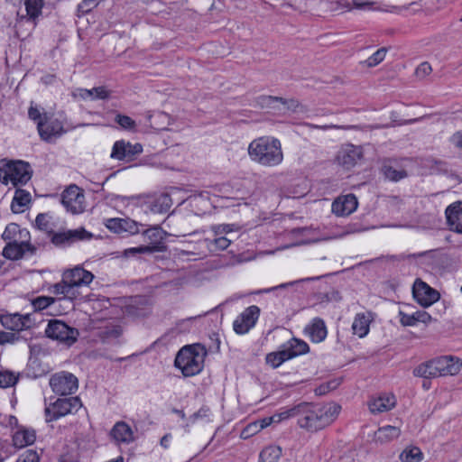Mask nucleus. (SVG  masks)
<instances>
[{"label": "nucleus", "mask_w": 462, "mask_h": 462, "mask_svg": "<svg viewBox=\"0 0 462 462\" xmlns=\"http://www.w3.org/2000/svg\"><path fill=\"white\" fill-rule=\"evenodd\" d=\"M341 407L337 403L326 405L309 402L300 403L298 425L311 431L321 430L334 421Z\"/></svg>", "instance_id": "1"}, {"label": "nucleus", "mask_w": 462, "mask_h": 462, "mask_svg": "<svg viewBox=\"0 0 462 462\" xmlns=\"http://www.w3.org/2000/svg\"><path fill=\"white\" fill-rule=\"evenodd\" d=\"M248 154L254 162L268 167L279 165L283 160L281 143L273 137H260L252 141Z\"/></svg>", "instance_id": "2"}, {"label": "nucleus", "mask_w": 462, "mask_h": 462, "mask_svg": "<svg viewBox=\"0 0 462 462\" xmlns=\"http://www.w3.org/2000/svg\"><path fill=\"white\" fill-rule=\"evenodd\" d=\"M205 355L204 347L199 345L186 346L178 352L174 365L184 376H193L203 369Z\"/></svg>", "instance_id": "3"}, {"label": "nucleus", "mask_w": 462, "mask_h": 462, "mask_svg": "<svg viewBox=\"0 0 462 462\" xmlns=\"http://www.w3.org/2000/svg\"><path fill=\"white\" fill-rule=\"evenodd\" d=\"M32 178L30 165L27 162L0 161V181L7 185L12 183L14 187L27 183Z\"/></svg>", "instance_id": "4"}, {"label": "nucleus", "mask_w": 462, "mask_h": 462, "mask_svg": "<svg viewBox=\"0 0 462 462\" xmlns=\"http://www.w3.org/2000/svg\"><path fill=\"white\" fill-rule=\"evenodd\" d=\"M143 236L149 241L148 245H141L125 249L124 254L125 256L135 255L136 254H152L156 252H163L165 245L163 244L166 232L159 226L147 228L143 231Z\"/></svg>", "instance_id": "5"}, {"label": "nucleus", "mask_w": 462, "mask_h": 462, "mask_svg": "<svg viewBox=\"0 0 462 462\" xmlns=\"http://www.w3.org/2000/svg\"><path fill=\"white\" fill-rule=\"evenodd\" d=\"M82 406L79 397L58 398L44 409L45 420L51 422L68 414L77 412Z\"/></svg>", "instance_id": "6"}, {"label": "nucleus", "mask_w": 462, "mask_h": 462, "mask_svg": "<svg viewBox=\"0 0 462 462\" xmlns=\"http://www.w3.org/2000/svg\"><path fill=\"white\" fill-rule=\"evenodd\" d=\"M51 244L59 248H67L75 243L89 240L93 235L84 227L76 229H64L61 231H49Z\"/></svg>", "instance_id": "7"}, {"label": "nucleus", "mask_w": 462, "mask_h": 462, "mask_svg": "<svg viewBox=\"0 0 462 462\" xmlns=\"http://www.w3.org/2000/svg\"><path fill=\"white\" fill-rule=\"evenodd\" d=\"M45 335L51 339L71 346L77 341L79 332L60 319H51L47 325Z\"/></svg>", "instance_id": "8"}, {"label": "nucleus", "mask_w": 462, "mask_h": 462, "mask_svg": "<svg viewBox=\"0 0 462 462\" xmlns=\"http://www.w3.org/2000/svg\"><path fill=\"white\" fill-rule=\"evenodd\" d=\"M50 386L57 395H71L79 388V380L73 374L62 371L51 376Z\"/></svg>", "instance_id": "9"}, {"label": "nucleus", "mask_w": 462, "mask_h": 462, "mask_svg": "<svg viewBox=\"0 0 462 462\" xmlns=\"http://www.w3.org/2000/svg\"><path fill=\"white\" fill-rule=\"evenodd\" d=\"M85 196L83 190L77 185H70L61 195V203L64 208L72 214H79L84 211Z\"/></svg>", "instance_id": "10"}, {"label": "nucleus", "mask_w": 462, "mask_h": 462, "mask_svg": "<svg viewBox=\"0 0 462 462\" xmlns=\"http://www.w3.org/2000/svg\"><path fill=\"white\" fill-rule=\"evenodd\" d=\"M105 226L111 232L118 234L122 236H134L140 233V227L143 225L138 223L129 217L120 218H108L105 222Z\"/></svg>", "instance_id": "11"}, {"label": "nucleus", "mask_w": 462, "mask_h": 462, "mask_svg": "<svg viewBox=\"0 0 462 462\" xmlns=\"http://www.w3.org/2000/svg\"><path fill=\"white\" fill-rule=\"evenodd\" d=\"M412 294L415 300L422 307L427 308L439 300V293L420 279L414 282Z\"/></svg>", "instance_id": "12"}, {"label": "nucleus", "mask_w": 462, "mask_h": 462, "mask_svg": "<svg viewBox=\"0 0 462 462\" xmlns=\"http://www.w3.org/2000/svg\"><path fill=\"white\" fill-rule=\"evenodd\" d=\"M260 315V309L255 305L246 308L234 321L233 328L236 334L244 335L254 327Z\"/></svg>", "instance_id": "13"}, {"label": "nucleus", "mask_w": 462, "mask_h": 462, "mask_svg": "<svg viewBox=\"0 0 462 462\" xmlns=\"http://www.w3.org/2000/svg\"><path fill=\"white\" fill-rule=\"evenodd\" d=\"M143 152V146L140 143L132 144L124 140L114 143L111 157L120 161L131 162L136 155Z\"/></svg>", "instance_id": "14"}, {"label": "nucleus", "mask_w": 462, "mask_h": 462, "mask_svg": "<svg viewBox=\"0 0 462 462\" xmlns=\"http://www.w3.org/2000/svg\"><path fill=\"white\" fill-rule=\"evenodd\" d=\"M358 201L356 197L350 193L338 196L332 203L331 210L337 217H347L357 208Z\"/></svg>", "instance_id": "15"}, {"label": "nucleus", "mask_w": 462, "mask_h": 462, "mask_svg": "<svg viewBox=\"0 0 462 462\" xmlns=\"http://www.w3.org/2000/svg\"><path fill=\"white\" fill-rule=\"evenodd\" d=\"M439 376L455 375L462 367V361L453 356H443L433 359Z\"/></svg>", "instance_id": "16"}, {"label": "nucleus", "mask_w": 462, "mask_h": 462, "mask_svg": "<svg viewBox=\"0 0 462 462\" xmlns=\"http://www.w3.org/2000/svg\"><path fill=\"white\" fill-rule=\"evenodd\" d=\"M402 160L385 159L381 167V172L390 181H399L405 179L408 173L402 164Z\"/></svg>", "instance_id": "17"}, {"label": "nucleus", "mask_w": 462, "mask_h": 462, "mask_svg": "<svg viewBox=\"0 0 462 462\" xmlns=\"http://www.w3.org/2000/svg\"><path fill=\"white\" fill-rule=\"evenodd\" d=\"M38 132L42 139L50 141L53 136H60L65 130L60 120H49L47 115L44 114V121L38 122Z\"/></svg>", "instance_id": "18"}, {"label": "nucleus", "mask_w": 462, "mask_h": 462, "mask_svg": "<svg viewBox=\"0 0 462 462\" xmlns=\"http://www.w3.org/2000/svg\"><path fill=\"white\" fill-rule=\"evenodd\" d=\"M66 282L72 283L79 287L88 286L94 279V274L85 270L80 265H77L72 269L63 273Z\"/></svg>", "instance_id": "19"}, {"label": "nucleus", "mask_w": 462, "mask_h": 462, "mask_svg": "<svg viewBox=\"0 0 462 462\" xmlns=\"http://www.w3.org/2000/svg\"><path fill=\"white\" fill-rule=\"evenodd\" d=\"M362 156L363 152L360 147L353 144H345L337 152V159L339 164L349 169L355 166Z\"/></svg>", "instance_id": "20"}, {"label": "nucleus", "mask_w": 462, "mask_h": 462, "mask_svg": "<svg viewBox=\"0 0 462 462\" xmlns=\"http://www.w3.org/2000/svg\"><path fill=\"white\" fill-rule=\"evenodd\" d=\"M2 325L12 330V332H20L31 327L32 321L30 315H21L19 313L6 314L1 316Z\"/></svg>", "instance_id": "21"}, {"label": "nucleus", "mask_w": 462, "mask_h": 462, "mask_svg": "<svg viewBox=\"0 0 462 462\" xmlns=\"http://www.w3.org/2000/svg\"><path fill=\"white\" fill-rule=\"evenodd\" d=\"M132 199H144V203L148 205L149 209L152 213H165L171 207V199L168 194L162 193L156 197H132Z\"/></svg>", "instance_id": "22"}, {"label": "nucleus", "mask_w": 462, "mask_h": 462, "mask_svg": "<svg viewBox=\"0 0 462 462\" xmlns=\"http://www.w3.org/2000/svg\"><path fill=\"white\" fill-rule=\"evenodd\" d=\"M450 230L462 234V202L449 205L445 211Z\"/></svg>", "instance_id": "23"}, {"label": "nucleus", "mask_w": 462, "mask_h": 462, "mask_svg": "<svg viewBox=\"0 0 462 462\" xmlns=\"http://www.w3.org/2000/svg\"><path fill=\"white\" fill-rule=\"evenodd\" d=\"M30 247L29 238L8 242L3 250V255L10 260H18L23 256L25 251L29 250Z\"/></svg>", "instance_id": "24"}, {"label": "nucleus", "mask_w": 462, "mask_h": 462, "mask_svg": "<svg viewBox=\"0 0 462 462\" xmlns=\"http://www.w3.org/2000/svg\"><path fill=\"white\" fill-rule=\"evenodd\" d=\"M304 331L314 343L324 341L328 334L326 324L320 318L313 319Z\"/></svg>", "instance_id": "25"}, {"label": "nucleus", "mask_w": 462, "mask_h": 462, "mask_svg": "<svg viewBox=\"0 0 462 462\" xmlns=\"http://www.w3.org/2000/svg\"><path fill=\"white\" fill-rule=\"evenodd\" d=\"M395 404L396 399L393 394H383L369 401L368 407L372 413L377 414L392 410Z\"/></svg>", "instance_id": "26"}, {"label": "nucleus", "mask_w": 462, "mask_h": 462, "mask_svg": "<svg viewBox=\"0 0 462 462\" xmlns=\"http://www.w3.org/2000/svg\"><path fill=\"white\" fill-rule=\"evenodd\" d=\"M400 323L404 326H415L418 322L428 324L432 320L431 316L425 310H418L412 314L399 311Z\"/></svg>", "instance_id": "27"}, {"label": "nucleus", "mask_w": 462, "mask_h": 462, "mask_svg": "<svg viewBox=\"0 0 462 462\" xmlns=\"http://www.w3.org/2000/svg\"><path fill=\"white\" fill-rule=\"evenodd\" d=\"M111 435L118 442L130 443L134 440V432L125 421L116 422L111 430Z\"/></svg>", "instance_id": "28"}, {"label": "nucleus", "mask_w": 462, "mask_h": 462, "mask_svg": "<svg viewBox=\"0 0 462 462\" xmlns=\"http://www.w3.org/2000/svg\"><path fill=\"white\" fill-rule=\"evenodd\" d=\"M19 236V239H27L29 238V231L25 228H21L19 225L15 223H10L6 226L2 238L5 241L13 242L14 240H18L16 236Z\"/></svg>", "instance_id": "29"}, {"label": "nucleus", "mask_w": 462, "mask_h": 462, "mask_svg": "<svg viewBox=\"0 0 462 462\" xmlns=\"http://www.w3.org/2000/svg\"><path fill=\"white\" fill-rule=\"evenodd\" d=\"M400 434L401 430L398 427L387 425L379 428L374 433V438L376 441L387 443L397 439Z\"/></svg>", "instance_id": "30"}, {"label": "nucleus", "mask_w": 462, "mask_h": 462, "mask_svg": "<svg viewBox=\"0 0 462 462\" xmlns=\"http://www.w3.org/2000/svg\"><path fill=\"white\" fill-rule=\"evenodd\" d=\"M370 322L371 319L369 316L365 313L356 314L352 324L354 334L357 335L359 337H365L369 332Z\"/></svg>", "instance_id": "31"}, {"label": "nucleus", "mask_w": 462, "mask_h": 462, "mask_svg": "<svg viewBox=\"0 0 462 462\" xmlns=\"http://www.w3.org/2000/svg\"><path fill=\"white\" fill-rule=\"evenodd\" d=\"M35 441V433L33 430H20L13 436V444L17 448H23L32 445Z\"/></svg>", "instance_id": "32"}, {"label": "nucleus", "mask_w": 462, "mask_h": 462, "mask_svg": "<svg viewBox=\"0 0 462 462\" xmlns=\"http://www.w3.org/2000/svg\"><path fill=\"white\" fill-rule=\"evenodd\" d=\"M26 15L28 20L32 21L34 25L37 24L36 20L42 15L44 5L43 0H24Z\"/></svg>", "instance_id": "33"}, {"label": "nucleus", "mask_w": 462, "mask_h": 462, "mask_svg": "<svg viewBox=\"0 0 462 462\" xmlns=\"http://www.w3.org/2000/svg\"><path fill=\"white\" fill-rule=\"evenodd\" d=\"M31 202V194L24 189H16L11 204V209L14 213H21L23 208Z\"/></svg>", "instance_id": "34"}, {"label": "nucleus", "mask_w": 462, "mask_h": 462, "mask_svg": "<svg viewBox=\"0 0 462 462\" xmlns=\"http://www.w3.org/2000/svg\"><path fill=\"white\" fill-rule=\"evenodd\" d=\"M413 375L426 379L439 377L433 359L416 366L413 370Z\"/></svg>", "instance_id": "35"}, {"label": "nucleus", "mask_w": 462, "mask_h": 462, "mask_svg": "<svg viewBox=\"0 0 462 462\" xmlns=\"http://www.w3.org/2000/svg\"><path fill=\"white\" fill-rule=\"evenodd\" d=\"M282 453V450L281 447L269 446L261 451L259 462H279Z\"/></svg>", "instance_id": "36"}, {"label": "nucleus", "mask_w": 462, "mask_h": 462, "mask_svg": "<svg viewBox=\"0 0 462 462\" xmlns=\"http://www.w3.org/2000/svg\"><path fill=\"white\" fill-rule=\"evenodd\" d=\"M285 344L293 358L298 356L307 354L310 351L309 345L301 339L293 337Z\"/></svg>", "instance_id": "37"}, {"label": "nucleus", "mask_w": 462, "mask_h": 462, "mask_svg": "<svg viewBox=\"0 0 462 462\" xmlns=\"http://www.w3.org/2000/svg\"><path fill=\"white\" fill-rule=\"evenodd\" d=\"M399 457L402 462H420L423 454L418 447L411 446L404 448Z\"/></svg>", "instance_id": "38"}, {"label": "nucleus", "mask_w": 462, "mask_h": 462, "mask_svg": "<svg viewBox=\"0 0 462 462\" xmlns=\"http://www.w3.org/2000/svg\"><path fill=\"white\" fill-rule=\"evenodd\" d=\"M205 242L210 252L225 250L231 244V240L226 236H214L213 238H206Z\"/></svg>", "instance_id": "39"}, {"label": "nucleus", "mask_w": 462, "mask_h": 462, "mask_svg": "<svg viewBox=\"0 0 462 462\" xmlns=\"http://www.w3.org/2000/svg\"><path fill=\"white\" fill-rule=\"evenodd\" d=\"M55 302V299L49 296H39L32 300V305L36 311L45 310L52 303Z\"/></svg>", "instance_id": "40"}, {"label": "nucleus", "mask_w": 462, "mask_h": 462, "mask_svg": "<svg viewBox=\"0 0 462 462\" xmlns=\"http://www.w3.org/2000/svg\"><path fill=\"white\" fill-rule=\"evenodd\" d=\"M18 382V376L9 371H0V387L7 388Z\"/></svg>", "instance_id": "41"}, {"label": "nucleus", "mask_w": 462, "mask_h": 462, "mask_svg": "<svg viewBox=\"0 0 462 462\" xmlns=\"http://www.w3.org/2000/svg\"><path fill=\"white\" fill-rule=\"evenodd\" d=\"M299 410H300V403L291 408L284 409L281 412L274 414L275 418H276V419H274L275 423H278L283 420L292 418V417H296L298 419Z\"/></svg>", "instance_id": "42"}, {"label": "nucleus", "mask_w": 462, "mask_h": 462, "mask_svg": "<svg viewBox=\"0 0 462 462\" xmlns=\"http://www.w3.org/2000/svg\"><path fill=\"white\" fill-rule=\"evenodd\" d=\"M210 416V408L207 405H203L198 411L190 415L189 420L191 423H195L198 420H209Z\"/></svg>", "instance_id": "43"}, {"label": "nucleus", "mask_w": 462, "mask_h": 462, "mask_svg": "<svg viewBox=\"0 0 462 462\" xmlns=\"http://www.w3.org/2000/svg\"><path fill=\"white\" fill-rule=\"evenodd\" d=\"M98 3V0H83L78 5V16L81 17L84 14L89 13L92 9L97 6Z\"/></svg>", "instance_id": "44"}, {"label": "nucleus", "mask_w": 462, "mask_h": 462, "mask_svg": "<svg viewBox=\"0 0 462 462\" xmlns=\"http://www.w3.org/2000/svg\"><path fill=\"white\" fill-rule=\"evenodd\" d=\"M22 338L20 332L0 331V345L6 343H14Z\"/></svg>", "instance_id": "45"}, {"label": "nucleus", "mask_w": 462, "mask_h": 462, "mask_svg": "<svg viewBox=\"0 0 462 462\" xmlns=\"http://www.w3.org/2000/svg\"><path fill=\"white\" fill-rule=\"evenodd\" d=\"M318 279H319V277H310V278H305V279H300V280H297V281L282 283L280 285H277V286H274V287H272V288L264 289V290L261 291L260 292L269 293V292H271L273 291H275V290L288 288V287L292 286V285H294L296 283H300V282H309V281H314V280H318Z\"/></svg>", "instance_id": "46"}, {"label": "nucleus", "mask_w": 462, "mask_h": 462, "mask_svg": "<svg viewBox=\"0 0 462 462\" xmlns=\"http://www.w3.org/2000/svg\"><path fill=\"white\" fill-rule=\"evenodd\" d=\"M387 50L385 48H381L376 51L371 57H369L366 60V63L369 67H374L379 64L383 60L386 55Z\"/></svg>", "instance_id": "47"}, {"label": "nucleus", "mask_w": 462, "mask_h": 462, "mask_svg": "<svg viewBox=\"0 0 462 462\" xmlns=\"http://www.w3.org/2000/svg\"><path fill=\"white\" fill-rule=\"evenodd\" d=\"M234 225L230 224H221L211 226V231L213 232L214 236H225V235L229 234L234 230Z\"/></svg>", "instance_id": "48"}, {"label": "nucleus", "mask_w": 462, "mask_h": 462, "mask_svg": "<svg viewBox=\"0 0 462 462\" xmlns=\"http://www.w3.org/2000/svg\"><path fill=\"white\" fill-rule=\"evenodd\" d=\"M79 286L67 282L63 299L69 300L78 299L80 296V292H79Z\"/></svg>", "instance_id": "49"}, {"label": "nucleus", "mask_w": 462, "mask_h": 462, "mask_svg": "<svg viewBox=\"0 0 462 462\" xmlns=\"http://www.w3.org/2000/svg\"><path fill=\"white\" fill-rule=\"evenodd\" d=\"M339 385V382L337 380L329 381L326 383L319 385L316 390V393L318 395H324L328 393L329 391L335 390Z\"/></svg>", "instance_id": "50"}, {"label": "nucleus", "mask_w": 462, "mask_h": 462, "mask_svg": "<svg viewBox=\"0 0 462 462\" xmlns=\"http://www.w3.org/2000/svg\"><path fill=\"white\" fill-rule=\"evenodd\" d=\"M432 71V69H431V66L429 62H422L420 63L416 70H415V75L418 79H425L427 76H429Z\"/></svg>", "instance_id": "51"}, {"label": "nucleus", "mask_w": 462, "mask_h": 462, "mask_svg": "<svg viewBox=\"0 0 462 462\" xmlns=\"http://www.w3.org/2000/svg\"><path fill=\"white\" fill-rule=\"evenodd\" d=\"M116 122L125 129L130 130L135 126L134 121L127 116L117 115L116 117Z\"/></svg>", "instance_id": "52"}, {"label": "nucleus", "mask_w": 462, "mask_h": 462, "mask_svg": "<svg viewBox=\"0 0 462 462\" xmlns=\"http://www.w3.org/2000/svg\"><path fill=\"white\" fill-rule=\"evenodd\" d=\"M35 225L40 230L46 231L49 234V217L46 214H39L35 219Z\"/></svg>", "instance_id": "53"}, {"label": "nucleus", "mask_w": 462, "mask_h": 462, "mask_svg": "<svg viewBox=\"0 0 462 462\" xmlns=\"http://www.w3.org/2000/svg\"><path fill=\"white\" fill-rule=\"evenodd\" d=\"M282 97H273V96H263L259 97V104L262 107L272 108L274 107L273 104L276 102H280Z\"/></svg>", "instance_id": "54"}, {"label": "nucleus", "mask_w": 462, "mask_h": 462, "mask_svg": "<svg viewBox=\"0 0 462 462\" xmlns=\"http://www.w3.org/2000/svg\"><path fill=\"white\" fill-rule=\"evenodd\" d=\"M90 91L92 92V100L106 99L110 95V92L105 87L93 88Z\"/></svg>", "instance_id": "55"}, {"label": "nucleus", "mask_w": 462, "mask_h": 462, "mask_svg": "<svg viewBox=\"0 0 462 462\" xmlns=\"http://www.w3.org/2000/svg\"><path fill=\"white\" fill-rule=\"evenodd\" d=\"M122 334V328L118 325L106 327L104 335L106 338H117Z\"/></svg>", "instance_id": "56"}, {"label": "nucleus", "mask_w": 462, "mask_h": 462, "mask_svg": "<svg viewBox=\"0 0 462 462\" xmlns=\"http://www.w3.org/2000/svg\"><path fill=\"white\" fill-rule=\"evenodd\" d=\"M16 462H39V456L33 450H27L18 457Z\"/></svg>", "instance_id": "57"}, {"label": "nucleus", "mask_w": 462, "mask_h": 462, "mask_svg": "<svg viewBox=\"0 0 462 462\" xmlns=\"http://www.w3.org/2000/svg\"><path fill=\"white\" fill-rule=\"evenodd\" d=\"M280 358L276 352H272L266 355L265 361L273 368H277L282 364Z\"/></svg>", "instance_id": "58"}, {"label": "nucleus", "mask_w": 462, "mask_h": 462, "mask_svg": "<svg viewBox=\"0 0 462 462\" xmlns=\"http://www.w3.org/2000/svg\"><path fill=\"white\" fill-rule=\"evenodd\" d=\"M66 281L64 279V275L62 274V280L61 282H58V283H55L54 285H52L51 287V292L55 295H60L62 296V299L64 298V294H65V288H66Z\"/></svg>", "instance_id": "59"}, {"label": "nucleus", "mask_w": 462, "mask_h": 462, "mask_svg": "<svg viewBox=\"0 0 462 462\" xmlns=\"http://www.w3.org/2000/svg\"><path fill=\"white\" fill-rule=\"evenodd\" d=\"M259 430H260V429L258 427V422L255 421V422H253V423H250L249 425H247V427L243 430L242 436L244 438H247L250 435L255 434Z\"/></svg>", "instance_id": "60"}, {"label": "nucleus", "mask_w": 462, "mask_h": 462, "mask_svg": "<svg viewBox=\"0 0 462 462\" xmlns=\"http://www.w3.org/2000/svg\"><path fill=\"white\" fill-rule=\"evenodd\" d=\"M28 115H29V117L32 120L35 121L37 124H38L39 121H44V116H42V114L39 111V109L37 107L32 106H30L29 111H28Z\"/></svg>", "instance_id": "61"}, {"label": "nucleus", "mask_w": 462, "mask_h": 462, "mask_svg": "<svg viewBox=\"0 0 462 462\" xmlns=\"http://www.w3.org/2000/svg\"><path fill=\"white\" fill-rule=\"evenodd\" d=\"M276 353L281 357L280 359H281V361L282 363H284L287 360H290V359L293 358L291 354V352H290V350H289V348L287 347L286 344H283L282 346V349L279 350V351H276Z\"/></svg>", "instance_id": "62"}, {"label": "nucleus", "mask_w": 462, "mask_h": 462, "mask_svg": "<svg viewBox=\"0 0 462 462\" xmlns=\"http://www.w3.org/2000/svg\"><path fill=\"white\" fill-rule=\"evenodd\" d=\"M280 103H282L288 110L291 111H295L300 106L299 101L296 99H285L282 97Z\"/></svg>", "instance_id": "63"}, {"label": "nucleus", "mask_w": 462, "mask_h": 462, "mask_svg": "<svg viewBox=\"0 0 462 462\" xmlns=\"http://www.w3.org/2000/svg\"><path fill=\"white\" fill-rule=\"evenodd\" d=\"M450 142L454 146L462 149V131L454 134L450 138Z\"/></svg>", "instance_id": "64"}]
</instances>
